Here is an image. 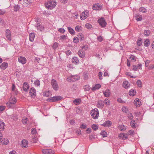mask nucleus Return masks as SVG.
Wrapping results in <instances>:
<instances>
[{
    "instance_id": "nucleus-1",
    "label": "nucleus",
    "mask_w": 154,
    "mask_h": 154,
    "mask_svg": "<svg viewBox=\"0 0 154 154\" xmlns=\"http://www.w3.org/2000/svg\"><path fill=\"white\" fill-rule=\"evenodd\" d=\"M91 114L92 118L94 119H97L99 115V112L98 109L97 108H95L93 110H91Z\"/></svg>"
},
{
    "instance_id": "nucleus-2",
    "label": "nucleus",
    "mask_w": 154,
    "mask_h": 154,
    "mask_svg": "<svg viewBox=\"0 0 154 154\" xmlns=\"http://www.w3.org/2000/svg\"><path fill=\"white\" fill-rule=\"evenodd\" d=\"M56 5V2L53 0H51L48 1L46 5V7L48 8L52 9L55 7Z\"/></svg>"
},
{
    "instance_id": "nucleus-3",
    "label": "nucleus",
    "mask_w": 154,
    "mask_h": 154,
    "mask_svg": "<svg viewBox=\"0 0 154 154\" xmlns=\"http://www.w3.org/2000/svg\"><path fill=\"white\" fill-rule=\"evenodd\" d=\"M51 84L53 89L56 91H57L59 89V86L56 80L52 79L51 81Z\"/></svg>"
},
{
    "instance_id": "nucleus-4",
    "label": "nucleus",
    "mask_w": 154,
    "mask_h": 154,
    "mask_svg": "<svg viewBox=\"0 0 154 154\" xmlns=\"http://www.w3.org/2000/svg\"><path fill=\"white\" fill-rule=\"evenodd\" d=\"M63 97L60 96H56L50 97L48 100L50 102H54L61 100Z\"/></svg>"
},
{
    "instance_id": "nucleus-5",
    "label": "nucleus",
    "mask_w": 154,
    "mask_h": 154,
    "mask_svg": "<svg viewBox=\"0 0 154 154\" xmlns=\"http://www.w3.org/2000/svg\"><path fill=\"white\" fill-rule=\"evenodd\" d=\"M98 22L102 27H105L107 24L104 18L103 17L99 19L98 20Z\"/></svg>"
},
{
    "instance_id": "nucleus-6",
    "label": "nucleus",
    "mask_w": 154,
    "mask_h": 154,
    "mask_svg": "<svg viewBox=\"0 0 154 154\" xmlns=\"http://www.w3.org/2000/svg\"><path fill=\"white\" fill-rule=\"evenodd\" d=\"M80 78L77 75H72L67 78V81L69 82H74L78 80Z\"/></svg>"
},
{
    "instance_id": "nucleus-7",
    "label": "nucleus",
    "mask_w": 154,
    "mask_h": 154,
    "mask_svg": "<svg viewBox=\"0 0 154 154\" xmlns=\"http://www.w3.org/2000/svg\"><path fill=\"white\" fill-rule=\"evenodd\" d=\"M89 13L88 11H85L82 12L80 18L81 20H84L88 17Z\"/></svg>"
},
{
    "instance_id": "nucleus-8",
    "label": "nucleus",
    "mask_w": 154,
    "mask_h": 154,
    "mask_svg": "<svg viewBox=\"0 0 154 154\" xmlns=\"http://www.w3.org/2000/svg\"><path fill=\"white\" fill-rule=\"evenodd\" d=\"M43 154H54V151L51 149H44L42 150Z\"/></svg>"
},
{
    "instance_id": "nucleus-9",
    "label": "nucleus",
    "mask_w": 154,
    "mask_h": 154,
    "mask_svg": "<svg viewBox=\"0 0 154 154\" xmlns=\"http://www.w3.org/2000/svg\"><path fill=\"white\" fill-rule=\"evenodd\" d=\"M28 142L26 140L23 139L21 142V146L23 148H26L28 147Z\"/></svg>"
},
{
    "instance_id": "nucleus-10",
    "label": "nucleus",
    "mask_w": 154,
    "mask_h": 154,
    "mask_svg": "<svg viewBox=\"0 0 154 154\" xmlns=\"http://www.w3.org/2000/svg\"><path fill=\"white\" fill-rule=\"evenodd\" d=\"M29 93L32 97H34L36 96V90L34 88H30Z\"/></svg>"
},
{
    "instance_id": "nucleus-11",
    "label": "nucleus",
    "mask_w": 154,
    "mask_h": 154,
    "mask_svg": "<svg viewBox=\"0 0 154 154\" xmlns=\"http://www.w3.org/2000/svg\"><path fill=\"white\" fill-rule=\"evenodd\" d=\"M119 137L123 140L127 139L128 138V134L124 133H121L119 135Z\"/></svg>"
},
{
    "instance_id": "nucleus-12",
    "label": "nucleus",
    "mask_w": 154,
    "mask_h": 154,
    "mask_svg": "<svg viewBox=\"0 0 154 154\" xmlns=\"http://www.w3.org/2000/svg\"><path fill=\"white\" fill-rule=\"evenodd\" d=\"M6 36L7 39L9 41L11 39V37L10 31L8 29H6Z\"/></svg>"
},
{
    "instance_id": "nucleus-13",
    "label": "nucleus",
    "mask_w": 154,
    "mask_h": 154,
    "mask_svg": "<svg viewBox=\"0 0 154 154\" xmlns=\"http://www.w3.org/2000/svg\"><path fill=\"white\" fill-rule=\"evenodd\" d=\"M78 54L81 58H84L85 56V53L82 50H79L78 52Z\"/></svg>"
},
{
    "instance_id": "nucleus-14",
    "label": "nucleus",
    "mask_w": 154,
    "mask_h": 154,
    "mask_svg": "<svg viewBox=\"0 0 154 154\" xmlns=\"http://www.w3.org/2000/svg\"><path fill=\"white\" fill-rule=\"evenodd\" d=\"M26 58L23 57H20L18 58V61L23 64H25L26 63Z\"/></svg>"
},
{
    "instance_id": "nucleus-15",
    "label": "nucleus",
    "mask_w": 154,
    "mask_h": 154,
    "mask_svg": "<svg viewBox=\"0 0 154 154\" xmlns=\"http://www.w3.org/2000/svg\"><path fill=\"white\" fill-rule=\"evenodd\" d=\"M97 106L98 108H102L104 106V102L102 100H99L97 103Z\"/></svg>"
},
{
    "instance_id": "nucleus-16",
    "label": "nucleus",
    "mask_w": 154,
    "mask_h": 154,
    "mask_svg": "<svg viewBox=\"0 0 154 154\" xmlns=\"http://www.w3.org/2000/svg\"><path fill=\"white\" fill-rule=\"evenodd\" d=\"M0 143L2 144H4L5 145H7L8 143V140L7 138L3 139L2 138H0Z\"/></svg>"
},
{
    "instance_id": "nucleus-17",
    "label": "nucleus",
    "mask_w": 154,
    "mask_h": 154,
    "mask_svg": "<svg viewBox=\"0 0 154 154\" xmlns=\"http://www.w3.org/2000/svg\"><path fill=\"white\" fill-rule=\"evenodd\" d=\"M112 123L110 121L108 120L105 121L102 125L105 127H109L111 126L112 125Z\"/></svg>"
},
{
    "instance_id": "nucleus-18",
    "label": "nucleus",
    "mask_w": 154,
    "mask_h": 154,
    "mask_svg": "<svg viewBox=\"0 0 154 154\" xmlns=\"http://www.w3.org/2000/svg\"><path fill=\"white\" fill-rule=\"evenodd\" d=\"M102 7L98 5H95L93 6L92 8L94 10H99L101 9Z\"/></svg>"
},
{
    "instance_id": "nucleus-19",
    "label": "nucleus",
    "mask_w": 154,
    "mask_h": 154,
    "mask_svg": "<svg viewBox=\"0 0 154 154\" xmlns=\"http://www.w3.org/2000/svg\"><path fill=\"white\" fill-rule=\"evenodd\" d=\"M29 85L27 83L25 82L23 84V90L25 91H26L29 88Z\"/></svg>"
},
{
    "instance_id": "nucleus-20",
    "label": "nucleus",
    "mask_w": 154,
    "mask_h": 154,
    "mask_svg": "<svg viewBox=\"0 0 154 154\" xmlns=\"http://www.w3.org/2000/svg\"><path fill=\"white\" fill-rule=\"evenodd\" d=\"M104 96L107 97H109L110 94V92L109 89H107L105 91H103Z\"/></svg>"
},
{
    "instance_id": "nucleus-21",
    "label": "nucleus",
    "mask_w": 154,
    "mask_h": 154,
    "mask_svg": "<svg viewBox=\"0 0 154 154\" xmlns=\"http://www.w3.org/2000/svg\"><path fill=\"white\" fill-rule=\"evenodd\" d=\"M29 0H24L23 1V4H22L23 6L25 7H29L31 3H30L29 1Z\"/></svg>"
},
{
    "instance_id": "nucleus-22",
    "label": "nucleus",
    "mask_w": 154,
    "mask_h": 154,
    "mask_svg": "<svg viewBox=\"0 0 154 154\" xmlns=\"http://www.w3.org/2000/svg\"><path fill=\"white\" fill-rule=\"evenodd\" d=\"M8 67V63H3L0 66L2 69L5 70Z\"/></svg>"
},
{
    "instance_id": "nucleus-23",
    "label": "nucleus",
    "mask_w": 154,
    "mask_h": 154,
    "mask_svg": "<svg viewBox=\"0 0 154 154\" xmlns=\"http://www.w3.org/2000/svg\"><path fill=\"white\" fill-rule=\"evenodd\" d=\"M130 85V83L127 81H125L123 83V86L125 88H128Z\"/></svg>"
},
{
    "instance_id": "nucleus-24",
    "label": "nucleus",
    "mask_w": 154,
    "mask_h": 154,
    "mask_svg": "<svg viewBox=\"0 0 154 154\" xmlns=\"http://www.w3.org/2000/svg\"><path fill=\"white\" fill-rule=\"evenodd\" d=\"M35 34L34 33H32L29 34V40L31 42H32L35 37Z\"/></svg>"
},
{
    "instance_id": "nucleus-25",
    "label": "nucleus",
    "mask_w": 154,
    "mask_h": 154,
    "mask_svg": "<svg viewBox=\"0 0 154 154\" xmlns=\"http://www.w3.org/2000/svg\"><path fill=\"white\" fill-rule=\"evenodd\" d=\"M101 85L99 84H97L93 87H92L91 90L92 91H95L97 90L99 88H101Z\"/></svg>"
},
{
    "instance_id": "nucleus-26",
    "label": "nucleus",
    "mask_w": 154,
    "mask_h": 154,
    "mask_svg": "<svg viewBox=\"0 0 154 154\" xmlns=\"http://www.w3.org/2000/svg\"><path fill=\"white\" fill-rule=\"evenodd\" d=\"M38 30H39L41 31H42L44 30V27L42 25H41L39 23H37L36 26Z\"/></svg>"
},
{
    "instance_id": "nucleus-27",
    "label": "nucleus",
    "mask_w": 154,
    "mask_h": 154,
    "mask_svg": "<svg viewBox=\"0 0 154 154\" xmlns=\"http://www.w3.org/2000/svg\"><path fill=\"white\" fill-rule=\"evenodd\" d=\"M134 103L137 106H140L141 105V102L139 100L136 99L134 101Z\"/></svg>"
},
{
    "instance_id": "nucleus-28",
    "label": "nucleus",
    "mask_w": 154,
    "mask_h": 154,
    "mask_svg": "<svg viewBox=\"0 0 154 154\" xmlns=\"http://www.w3.org/2000/svg\"><path fill=\"white\" fill-rule=\"evenodd\" d=\"M68 30L69 32L72 35H74L75 34V32L73 29L70 27H68Z\"/></svg>"
},
{
    "instance_id": "nucleus-29",
    "label": "nucleus",
    "mask_w": 154,
    "mask_h": 154,
    "mask_svg": "<svg viewBox=\"0 0 154 154\" xmlns=\"http://www.w3.org/2000/svg\"><path fill=\"white\" fill-rule=\"evenodd\" d=\"M9 101L12 104H14L16 102V98L14 97H11L9 99Z\"/></svg>"
},
{
    "instance_id": "nucleus-30",
    "label": "nucleus",
    "mask_w": 154,
    "mask_h": 154,
    "mask_svg": "<svg viewBox=\"0 0 154 154\" xmlns=\"http://www.w3.org/2000/svg\"><path fill=\"white\" fill-rule=\"evenodd\" d=\"M5 123L2 122H0V131H2L4 129Z\"/></svg>"
},
{
    "instance_id": "nucleus-31",
    "label": "nucleus",
    "mask_w": 154,
    "mask_h": 154,
    "mask_svg": "<svg viewBox=\"0 0 154 154\" xmlns=\"http://www.w3.org/2000/svg\"><path fill=\"white\" fill-rule=\"evenodd\" d=\"M119 128L121 131H124L126 129V127L124 125H120L119 126Z\"/></svg>"
},
{
    "instance_id": "nucleus-32",
    "label": "nucleus",
    "mask_w": 154,
    "mask_h": 154,
    "mask_svg": "<svg viewBox=\"0 0 154 154\" xmlns=\"http://www.w3.org/2000/svg\"><path fill=\"white\" fill-rule=\"evenodd\" d=\"M136 93V91L133 90H131L129 91V94L130 96H134L135 95Z\"/></svg>"
},
{
    "instance_id": "nucleus-33",
    "label": "nucleus",
    "mask_w": 154,
    "mask_h": 154,
    "mask_svg": "<svg viewBox=\"0 0 154 154\" xmlns=\"http://www.w3.org/2000/svg\"><path fill=\"white\" fill-rule=\"evenodd\" d=\"M81 100L80 99H75L73 101V103L76 105L79 104Z\"/></svg>"
},
{
    "instance_id": "nucleus-34",
    "label": "nucleus",
    "mask_w": 154,
    "mask_h": 154,
    "mask_svg": "<svg viewBox=\"0 0 154 154\" xmlns=\"http://www.w3.org/2000/svg\"><path fill=\"white\" fill-rule=\"evenodd\" d=\"M134 122V120L131 121L130 122L131 126L133 128H135L136 127V125Z\"/></svg>"
},
{
    "instance_id": "nucleus-35",
    "label": "nucleus",
    "mask_w": 154,
    "mask_h": 154,
    "mask_svg": "<svg viewBox=\"0 0 154 154\" xmlns=\"http://www.w3.org/2000/svg\"><path fill=\"white\" fill-rule=\"evenodd\" d=\"M149 39H146L145 40L144 45L146 47H148L149 45Z\"/></svg>"
},
{
    "instance_id": "nucleus-36",
    "label": "nucleus",
    "mask_w": 154,
    "mask_h": 154,
    "mask_svg": "<svg viewBox=\"0 0 154 154\" xmlns=\"http://www.w3.org/2000/svg\"><path fill=\"white\" fill-rule=\"evenodd\" d=\"M150 31L149 30H145L144 32V35L146 36H149L150 34Z\"/></svg>"
},
{
    "instance_id": "nucleus-37",
    "label": "nucleus",
    "mask_w": 154,
    "mask_h": 154,
    "mask_svg": "<svg viewBox=\"0 0 154 154\" xmlns=\"http://www.w3.org/2000/svg\"><path fill=\"white\" fill-rule=\"evenodd\" d=\"M84 89L85 91H89L91 89V87L89 85H85L84 86Z\"/></svg>"
},
{
    "instance_id": "nucleus-38",
    "label": "nucleus",
    "mask_w": 154,
    "mask_h": 154,
    "mask_svg": "<svg viewBox=\"0 0 154 154\" xmlns=\"http://www.w3.org/2000/svg\"><path fill=\"white\" fill-rule=\"evenodd\" d=\"M100 135L103 137H106L107 136V133L104 131H102L100 133Z\"/></svg>"
},
{
    "instance_id": "nucleus-39",
    "label": "nucleus",
    "mask_w": 154,
    "mask_h": 154,
    "mask_svg": "<svg viewBox=\"0 0 154 154\" xmlns=\"http://www.w3.org/2000/svg\"><path fill=\"white\" fill-rule=\"evenodd\" d=\"M51 92L49 91H45L44 93V96L46 97H48L51 95Z\"/></svg>"
},
{
    "instance_id": "nucleus-40",
    "label": "nucleus",
    "mask_w": 154,
    "mask_h": 154,
    "mask_svg": "<svg viewBox=\"0 0 154 154\" xmlns=\"http://www.w3.org/2000/svg\"><path fill=\"white\" fill-rule=\"evenodd\" d=\"M91 128L94 130L96 131L98 129V127L97 125L94 124L92 125Z\"/></svg>"
},
{
    "instance_id": "nucleus-41",
    "label": "nucleus",
    "mask_w": 154,
    "mask_h": 154,
    "mask_svg": "<svg viewBox=\"0 0 154 154\" xmlns=\"http://www.w3.org/2000/svg\"><path fill=\"white\" fill-rule=\"evenodd\" d=\"M14 11H17L19 10L20 8V6L18 5H16L14 6Z\"/></svg>"
},
{
    "instance_id": "nucleus-42",
    "label": "nucleus",
    "mask_w": 154,
    "mask_h": 154,
    "mask_svg": "<svg viewBox=\"0 0 154 154\" xmlns=\"http://www.w3.org/2000/svg\"><path fill=\"white\" fill-rule=\"evenodd\" d=\"M34 83L35 86H39L40 84L39 80L38 79L34 81Z\"/></svg>"
},
{
    "instance_id": "nucleus-43",
    "label": "nucleus",
    "mask_w": 154,
    "mask_h": 154,
    "mask_svg": "<svg viewBox=\"0 0 154 154\" xmlns=\"http://www.w3.org/2000/svg\"><path fill=\"white\" fill-rule=\"evenodd\" d=\"M28 119L26 117H23L22 119V122L23 124H26L28 121Z\"/></svg>"
},
{
    "instance_id": "nucleus-44",
    "label": "nucleus",
    "mask_w": 154,
    "mask_h": 154,
    "mask_svg": "<svg viewBox=\"0 0 154 154\" xmlns=\"http://www.w3.org/2000/svg\"><path fill=\"white\" fill-rule=\"evenodd\" d=\"M104 103H105L106 105H109L110 104V101L108 99H105L103 101Z\"/></svg>"
},
{
    "instance_id": "nucleus-45",
    "label": "nucleus",
    "mask_w": 154,
    "mask_h": 154,
    "mask_svg": "<svg viewBox=\"0 0 154 154\" xmlns=\"http://www.w3.org/2000/svg\"><path fill=\"white\" fill-rule=\"evenodd\" d=\"M72 62L73 63H77L79 62V60L77 57H74L72 58Z\"/></svg>"
},
{
    "instance_id": "nucleus-46",
    "label": "nucleus",
    "mask_w": 154,
    "mask_h": 154,
    "mask_svg": "<svg viewBox=\"0 0 154 154\" xmlns=\"http://www.w3.org/2000/svg\"><path fill=\"white\" fill-rule=\"evenodd\" d=\"M137 86L139 87H142V82L140 80H138L137 81Z\"/></svg>"
},
{
    "instance_id": "nucleus-47",
    "label": "nucleus",
    "mask_w": 154,
    "mask_h": 154,
    "mask_svg": "<svg viewBox=\"0 0 154 154\" xmlns=\"http://www.w3.org/2000/svg\"><path fill=\"white\" fill-rule=\"evenodd\" d=\"M139 11L140 12L143 13H145L146 12V9L143 7H141L140 8Z\"/></svg>"
},
{
    "instance_id": "nucleus-48",
    "label": "nucleus",
    "mask_w": 154,
    "mask_h": 154,
    "mask_svg": "<svg viewBox=\"0 0 154 154\" xmlns=\"http://www.w3.org/2000/svg\"><path fill=\"white\" fill-rule=\"evenodd\" d=\"M127 116L128 118L131 120L133 118V116L132 115V114L130 112L128 113Z\"/></svg>"
},
{
    "instance_id": "nucleus-49",
    "label": "nucleus",
    "mask_w": 154,
    "mask_h": 154,
    "mask_svg": "<svg viewBox=\"0 0 154 154\" xmlns=\"http://www.w3.org/2000/svg\"><path fill=\"white\" fill-rule=\"evenodd\" d=\"M142 39L140 38L137 41V44L138 46H140L142 44Z\"/></svg>"
},
{
    "instance_id": "nucleus-50",
    "label": "nucleus",
    "mask_w": 154,
    "mask_h": 154,
    "mask_svg": "<svg viewBox=\"0 0 154 154\" xmlns=\"http://www.w3.org/2000/svg\"><path fill=\"white\" fill-rule=\"evenodd\" d=\"M79 39H80V40H83L84 37L82 33H80L78 35Z\"/></svg>"
},
{
    "instance_id": "nucleus-51",
    "label": "nucleus",
    "mask_w": 154,
    "mask_h": 154,
    "mask_svg": "<svg viewBox=\"0 0 154 154\" xmlns=\"http://www.w3.org/2000/svg\"><path fill=\"white\" fill-rule=\"evenodd\" d=\"M81 26H76L75 28V29L76 31L79 32L81 30Z\"/></svg>"
},
{
    "instance_id": "nucleus-52",
    "label": "nucleus",
    "mask_w": 154,
    "mask_h": 154,
    "mask_svg": "<svg viewBox=\"0 0 154 154\" xmlns=\"http://www.w3.org/2000/svg\"><path fill=\"white\" fill-rule=\"evenodd\" d=\"M85 27L88 29H91L92 27V26L91 25L88 23H87L85 25Z\"/></svg>"
},
{
    "instance_id": "nucleus-53",
    "label": "nucleus",
    "mask_w": 154,
    "mask_h": 154,
    "mask_svg": "<svg viewBox=\"0 0 154 154\" xmlns=\"http://www.w3.org/2000/svg\"><path fill=\"white\" fill-rule=\"evenodd\" d=\"M58 46V43L56 42H55L54 43L52 47L54 49H56L57 47Z\"/></svg>"
},
{
    "instance_id": "nucleus-54",
    "label": "nucleus",
    "mask_w": 154,
    "mask_h": 154,
    "mask_svg": "<svg viewBox=\"0 0 154 154\" xmlns=\"http://www.w3.org/2000/svg\"><path fill=\"white\" fill-rule=\"evenodd\" d=\"M86 124H82L80 126V128L82 129H85L87 128Z\"/></svg>"
},
{
    "instance_id": "nucleus-55",
    "label": "nucleus",
    "mask_w": 154,
    "mask_h": 154,
    "mask_svg": "<svg viewBox=\"0 0 154 154\" xmlns=\"http://www.w3.org/2000/svg\"><path fill=\"white\" fill-rule=\"evenodd\" d=\"M118 102L121 103H125V101H123L121 98H118L117 99Z\"/></svg>"
},
{
    "instance_id": "nucleus-56",
    "label": "nucleus",
    "mask_w": 154,
    "mask_h": 154,
    "mask_svg": "<svg viewBox=\"0 0 154 154\" xmlns=\"http://www.w3.org/2000/svg\"><path fill=\"white\" fill-rule=\"evenodd\" d=\"M79 39L76 37H75L73 38V42L74 43H76L79 42Z\"/></svg>"
},
{
    "instance_id": "nucleus-57",
    "label": "nucleus",
    "mask_w": 154,
    "mask_h": 154,
    "mask_svg": "<svg viewBox=\"0 0 154 154\" xmlns=\"http://www.w3.org/2000/svg\"><path fill=\"white\" fill-rule=\"evenodd\" d=\"M67 36L65 35H61L60 36V38L61 40H65L66 39Z\"/></svg>"
},
{
    "instance_id": "nucleus-58",
    "label": "nucleus",
    "mask_w": 154,
    "mask_h": 154,
    "mask_svg": "<svg viewBox=\"0 0 154 154\" xmlns=\"http://www.w3.org/2000/svg\"><path fill=\"white\" fill-rule=\"evenodd\" d=\"M130 59L132 61H135V57L133 55H131L130 57Z\"/></svg>"
},
{
    "instance_id": "nucleus-59",
    "label": "nucleus",
    "mask_w": 154,
    "mask_h": 154,
    "mask_svg": "<svg viewBox=\"0 0 154 154\" xmlns=\"http://www.w3.org/2000/svg\"><path fill=\"white\" fill-rule=\"evenodd\" d=\"M58 31L60 32L61 33H64L65 32V30L63 28L59 29L58 30Z\"/></svg>"
},
{
    "instance_id": "nucleus-60",
    "label": "nucleus",
    "mask_w": 154,
    "mask_h": 154,
    "mask_svg": "<svg viewBox=\"0 0 154 154\" xmlns=\"http://www.w3.org/2000/svg\"><path fill=\"white\" fill-rule=\"evenodd\" d=\"M36 133V130L35 128H32L31 131V133L32 134H34Z\"/></svg>"
},
{
    "instance_id": "nucleus-61",
    "label": "nucleus",
    "mask_w": 154,
    "mask_h": 154,
    "mask_svg": "<svg viewBox=\"0 0 154 154\" xmlns=\"http://www.w3.org/2000/svg\"><path fill=\"white\" fill-rule=\"evenodd\" d=\"M122 109L123 112H127L128 111L127 109L125 107H123Z\"/></svg>"
},
{
    "instance_id": "nucleus-62",
    "label": "nucleus",
    "mask_w": 154,
    "mask_h": 154,
    "mask_svg": "<svg viewBox=\"0 0 154 154\" xmlns=\"http://www.w3.org/2000/svg\"><path fill=\"white\" fill-rule=\"evenodd\" d=\"M102 75V72H100L98 73V77L99 79L101 80L102 79L101 76Z\"/></svg>"
},
{
    "instance_id": "nucleus-63",
    "label": "nucleus",
    "mask_w": 154,
    "mask_h": 154,
    "mask_svg": "<svg viewBox=\"0 0 154 154\" xmlns=\"http://www.w3.org/2000/svg\"><path fill=\"white\" fill-rule=\"evenodd\" d=\"M150 63V61L149 60H146L145 62V65L146 67H147L148 66L149 63Z\"/></svg>"
},
{
    "instance_id": "nucleus-64",
    "label": "nucleus",
    "mask_w": 154,
    "mask_h": 154,
    "mask_svg": "<svg viewBox=\"0 0 154 154\" xmlns=\"http://www.w3.org/2000/svg\"><path fill=\"white\" fill-rule=\"evenodd\" d=\"M6 104L7 106L9 107H11L12 106V104L9 101V102H8L6 103Z\"/></svg>"
}]
</instances>
